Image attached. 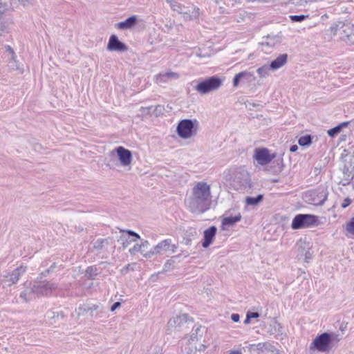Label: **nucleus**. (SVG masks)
Instances as JSON below:
<instances>
[{
  "label": "nucleus",
  "mask_w": 354,
  "mask_h": 354,
  "mask_svg": "<svg viewBox=\"0 0 354 354\" xmlns=\"http://www.w3.org/2000/svg\"><path fill=\"white\" fill-rule=\"evenodd\" d=\"M210 187L205 182L198 183L192 189V196L189 201V209L192 213L201 214L209 209Z\"/></svg>",
  "instance_id": "nucleus-1"
},
{
  "label": "nucleus",
  "mask_w": 354,
  "mask_h": 354,
  "mask_svg": "<svg viewBox=\"0 0 354 354\" xmlns=\"http://www.w3.org/2000/svg\"><path fill=\"white\" fill-rule=\"evenodd\" d=\"M318 216L310 214H298L292 219V230L308 228L319 225Z\"/></svg>",
  "instance_id": "nucleus-2"
},
{
  "label": "nucleus",
  "mask_w": 354,
  "mask_h": 354,
  "mask_svg": "<svg viewBox=\"0 0 354 354\" xmlns=\"http://www.w3.org/2000/svg\"><path fill=\"white\" fill-rule=\"evenodd\" d=\"M198 122L194 119H183L178 122L176 132L183 139H187L196 134Z\"/></svg>",
  "instance_id": "nucleus-3"
},
{
  "label": "nucleus",
  "mask_w": 354,
  "mask_h": 354,
  "mask_svg": "<svg viewBox=\"0 0 354 354\" xmlns=\"http://www.w3.org/2000/svg\"><path fill=\"white\" fill-rule=\"evenodd\" d=\"M327 196V189L323 187H319L317 189L304 192L303 198L306 203L318 206L322 205L325 203Z\"/></svg>",
  "instance_id": "nucleus-4"
},
{
  "label": "nucleus",
  "mask_w": 354,
  "mask_h": 354,
  "mask_svg": "<svg viewBox=\"0 0 354 354\" xmlns=\"http://www.w3.org/2000/svg\"><path fill=\"white\" fill-rule=\"evenodd\" d=\"M221 85L222 80L216 75H213L199 80L194 89L201 94H206L218 89Z\"/></svg>",
  "instance_id": "nucleus-5"
},
{
  "label": "nucleus",
  "mask_w": 354,
  "mask_h": 354,
  "mask_svg": "<svg viewBox=\"0 0 354 354\" xmlns=\"http://www.w3.org/2000/svg\"><path fill=\"white\" fill-rule=\"evenodd\" d=\"M330 340L329 333H322L313 340L310 347L322 353L328 352L333 349Z\"/></svg>",
  "instance_id": "nucleus-6"
},
{
  "label": "nucleus",
  "mask_w": 354,
  "mask_h": 354,
  "mask_svg": "<svg viewBox=\"0 0 354 354\" xmlns=\"http://www.w3.org/2000/svg\"><path fill=\"white\" fill-rule=\"evenodd\" d=\"M26 267L21 266L12 272H5L1 277L3 286H11L18 282L20 277L26 272Z\"/></svg>",
  "instance_id": "nucleus-7"
},
{
  "label": "nucleus",
  "mask_w": 354,
  "mask_h": 354,
  "mask_svg": "<svg viewBox=\"0 0 354 354\" xmlns=\"http://www.w3.org/2000/svg\"><path fill=\"white\" fill-rule=\"evenodd\" d=\"M56 288V284L44 280L35 282L31 288V290L38 296H46L50 295L53 290H55Z\"/></svg>",
  "instance_id": "nucleus-8"
},
{
  "label": "nucleus",
  "mask_w": 354,
  "mask_h": 354,
  "mask_svg": "<svg viewBox=\"0 0 354 354\" xmlns=\"http://www.w3.org/2000/svg\"><path fill=\"white\" fill-rule=\"evenodd\" d=\"M253 158L261 165H266L275 158L274 153H270L267 148H257L254 150Z\"/></svg>",
  "instance_id": "nucleus-9"
},
{
  "label": "nucleus",
  "mask_w": 354,
  "mask_h": 354,
  "mask_svg": "<svg viewBox=\"0 0 354 354\" xmlns=\"http://www.w3.org/2000/svg\"><path fill=\"white\" fill-rule=\"evenodd\" d=\"M170 248H172L171 252H174L176 249V246L175 245L171 244V240L169 239H165L160 243H158L153 249H151L147 254H146V257H151V255L162 254L170 250Z\"/></svg>",
  "instance_id": "nucleus-10"
},
{
  "label": "nucleus",
  "mask_w": 354,
  "mask_h": 354,
  "mask_svg": "<svg viewBox=\"0 0 354 354\" xmlns=\"http://www.w3.org/2000/svg\"><path fill=\"white\" fill-rule=\"evenodd\" d=\"M100 305L96 304L86 303L82 305L76 309L78 316H84L88 315L91 317H96L97 313L100 308Z\"/></svg>",
  "instance_id": "nucleus-11"
},
{
  "label": "nucleus",
  "mask_w": 354,
  "mask_h": 354,
  "mask_svg": "<svg viewBox=\"0 0 354 354\" xmlns=\"http://www.w3.org/2000/svg\"><path fill=\"white\" fill-rule=\"evenodd\" d=\"M106 48L109 51L124 52L128 50V46L121 41L117 35H111L109 37Z\"/></svg>",
  "instance_id": "nucleus-12"
},
{
  "label": "nucleus",
  "mask_w": 354,
  "mask_h": 354,
  "mask_svg": "<svg viewBox=\"0 0 354 354\" xmlns=\"http://www.w3.org/2000/svg\"><path fill=\"white\" fill-rule=\"evenodd\" d=\"M12 4L10 0H0V36L6 28L4 21L5 15L11 8Z\"/></svg>",
  "instance_id": "nucleus-13"
},
{
  "label": "nucleus",
  "mask_w": 354,
  "mask_h": 354,
  "mask_svg": "<svg viewBox=\"0 0 354 354\" xmlns=\"http://www.w3.org/2000/svg\"><path fill=\"white\" fill-rule=\"evenodd\" d=\"M115 150L120 164L124 167L129 165L132 160L131 151L121 146L116 148Z\"/></svg>",
  "instance_id": "nucleus-14"
},
{
  "label": "nucleus",
  "mask_w": 354,
  "mask_h": 354,
  "mask_svg": "<svg viewBox=\"0 0 354 354\" xmlns=\"http://www.w3.org/2000/svg\"><path fill=\"white\" fill-rule=\"evenodd\" d=\"M216 232L217 227L215 225H212L204 231L201 242L203 248H207L212 243Z\"/></svg>",
  "instance_id": "nucleus-15"
},
{
  "label": "nucleus",
  "mask_w": 354,
  "mask_h": 354,
  "mask_svg": "<svg viewBox=\"0 0 354 354\" xmlns=\"http://www.w3.org/2000/svg\"><path fill=\"white\" fill-rule=\"evenodd\" d=\"M184 19L186 20L197 19L200 15V9L194 6L186 7L185 12H182Z\"/></svg>",
  "instance_id": "nucleus-16"
},
{
  "label": "nucleus",
  "mask_w": 354,
  "mask_h": 354,
  "mask_svg": "<svg viewBox=\"0 0 354 354\" xmlns=\"http://www.w3.org/2000/svg\"><path fill=\"white\" fill-rule=\"evenodd\" d=\"M189 317L187 314H182L170 319L168 322L169 327H180L183 324L187 323Z\"/></svg>",
  "instance_id": "nucleus-17"
},
{
  "label": "nucleus",
  "mask_w": 354,
  "mask_h": 354,
  "mask_svg": "<svg viewBox=\"0 0 354 354\" xmlns=\"http://www.w3.org/2000/svg\"><path fill=\"white\" fill-rule=\"evenodd\" d=\"M233 181L234 183H239V187H236L237 189L241 188L242 187H245L249 182L248 174L245 171L236 172Z\"/></svg>",
  "instance_id": "nucleus-18"
},
{
  "label": "nucleus",
  "mask_w": 354,
  "mask_h": 354,
  "mask_svg": "<svg viewBox=\"0 0 354 354\" xmlns=\"http://www.w3.org/2000/svg\"><path fill=\"white\" fill-rule=\"evenodd\" d=\"M137 21V17L136 15H132L127 18L124 21L118 23L116 24V27L120 30L130 29L136 24Z\"/></svg>",
  "instance_id": "nucleus-19"
},
{
  "label": "nucleus",
  "mask_w": 354,
  "mask_h": 354,
  "mask_svg": "<svg viewBox=\"0 0 354 354\" xmlns=\"http://www.w3.org/2000/svg\"><path fill=\"white\" fill-rule=\"evenodd\" d=\"M288 60V55L286 53L279 55L276 59L272 60L270 64L271 70L275 71L283 65H285Z\"/></svg>",
  "instance_id": "nucleus-20"
},
{
  "label": "nucleus",
  "mask_w": 354,
  "mask_h": 354,
  "mask_svg": "<svg viewBox=\"0 0 354 354\" xmlns=\"http://www.w3.org/2000/svg\"><path fill=\"white\" fill-rule=\"evenodd\" d=\"M283 167V160L282 158H274L271 162L270 171L274 174H278L282 171Z\"/></svg>",
  "instance_id": "nucleus-21"
},
{
  "label": "nucleus",
  "mask_w": 354,
  "mask_h": 354,
  "mask_svg": "<svg viewBox=\"0 0 354 354\" xmlns=\"http://www.w3.org/2000/svg\"><path fill=\"white\" fill-rule=\"evenodd\" d=\"M187 337H184L181 340V353L182 354H196V348L195 346L192 345L190 342H187Z\"/></svg>",
  "instance_id": "nucleus-22"
},
{
  "label": "nucleus",
  "mask_w": 354,
  "mask_h": 354,
  "mask_svg": "<svg viewBox=\"0 0 354 354\" xmlns=\"http://www.w3.org/2000/svg\"><path fill=\"white\" fill-rule=\"evenodd\" d=\"M241 219V214L238 213L234 216H227L223 218L221 221L222 226L224 227L225 226H232L236 223L240 221Z\"/></svg>",
  "instance_id": "nucleus-23"
},
{
  "label": "nucleus",
  "mask_w": 354,
  "mask_h": 354,
  "mask_svg": "<svg viewBox=\"0 0 354 354\" xmlns=\"http://www.w3.org/2000/svg\"><path fill=\"white\" fill-rule=\"evenodd\" d=\"M348 122H343L337 124V126L328 129L327 133L330 137L334 138L342 131L343 128L346 127L348 125Z\"/></svg>",
  "instance_id": "nucleus-24"
},
{
  "label": "nucleus",
  "mask_w": 354,
  "mask_h": 354,
  "mask_svg": "<svg viewBox=\"0 0 354 354\" xmlns=\"http://www.w3.org/2000/svg\"><path fill=\"white\" fill-rule=\"evenodd\" d=\"M111 241L112 239L111 238L97 239L93 243V248L97 251L102 250L105 246L109 245L111 243Z\"/></svg>",
  "instance_id": "nucleus-25"
},
{
  "label": "nucleus",
  "mask_w": 354,
  "mask_h": 354,
  "mask_svg": "<svg viewBox=\"0 0 354 354\" xmlns=\"http://www.w3.org/2000/svg\"><path fill=\"white\" fill-rule=\"evenodd\" d=\"M343 173L345 177V180H346L348 182H350L351 180H353L354 177V162L350 163V167L348 166V165H345Z\"/></svg>",
  "instance_id": "nucleus-26"
},
{
  "label": "nucleus",
  "mask_w": 354,
  "mask_h": 354,
  "mask_svg": "<svg viewBox=\"0 0 354 354\" xmlns=\"http://www.w3.org/2000/svg\"><path fill=\"white\" fill-rule=\"evenodd\" d=\"M8 66L9 67V69L11 71H19L20 73H22L24 71V69L22 68H20L18 62L17 60V56L14 57H9L8 59Z\"/></svg>",
  "instance_id": "nucleus-27"
},
{
  "label": "nucleus",
  "mask_w": 354,
  "mask_h": 354,
  "mask_svg": "<svg viewBox=\"0 0 354 354\" xmlns=\"http://www.w3.org/2000/svg\"><path fill=\"white\" fill-rule=\"evenodd\" d=\"M98 274V268L96 266H88L85 270L84 276L86 279L93 280Z\"/></svg>",
  "instance_id": "nucleus-28"
},
{
  "label": "nucleus",
  "mask_w": 354,
  "mask_h": 354,
  "mask_svg": "<svg viewBox=\"0 0 354 354\" xmlns=\"http://www.w3.org/2000/svg\"><path fill=\"white\" fill-rule=\"evenodd\" d=\"M265 346V343L252 344L249 345L248 350L252 354H261Z\"/></svg>",
  "instance_id": "nucleus-29"
},
{
  "label": "nucleus",
  "mask_w": 354,
  "mask_h": 354,
  "mask_svg": "<svg viewBox=\"0 0 354 354\" xmlns=\"http://www.w3.org/2000/svg\"><path fill=\"white\" fill-rule=\"evenodd\" d=\"M263 199V194H259L257 196H247L245 198V203L248 205H257Z\"/></svg>",
  "instance_id": "nucleus-30"
},
{
  "label": "nucleus",
  "mask_w": 354,
  "mask_h": 354,
  "mask_svg": "<svg viewBox=\"0 0 354 354\" xmlns=\"http://www.w3.org/2000/svg\"><path fill=\"white\" fill-rule=\"evenodd\" d=\"M201 326H194L192 329V333L189 336V338L188 339H187L186 341L187 342H194V341H197L198 339V337H201L202 335L200 334V332L201 330Z\"/></svg>",
  "instance_id": "nucleus-31"
},
{
  "label": "nucleus",
  "mask_w": 354,
  "mask_h": 354,
  "mask_svg": "<svg viewBox=\"0 0 354 354\" xmlns=\"http://www.w3.org/2000/svg\"><path fill=\"white\" fill-rule=\"evenodd\" d=\"M346 30L347 35L342 37V41L348 43H354V35H353V26L352 24H346Z\"/></svg>",
  "instance_id": "nucleus-32"
},
{
  "label": "nucleus",
  "mask_w": 354,
  "mask_h": 354,
  "mask_svg": "<svg viewBox=\"0 0 354 354\" xmlns=\"http://www.w3.org/2000/svg\"><path fill=\"white\" fill-rule=\"evenodd\" d=\"M297 247L298 251V256L303 257L306 250H307V249H309V243L302 240H299L297 243Z\"/></svg>",
  "instance_id": "nucleus-33"
},
{
  "label": "nucleus",
  "mask_w": 354,
  "mask_h": 354,
  "mask_svg": "<svg viewBox=\"0 0 354 354\" xmlns=\"http://www.w3.org/2000/svg\"><path fill=\"white\" fill-rule=\"evenodd\" d=\"M312 142L313 136L309 134L301 136L298 140V144L301 147H308L311 145Z\"/></svg>",
  "instance_id": "nucleus-34"
},
{
  "label": "nucleus",
  "mask_w": 354,
  "mask_h": 354,
  "mask_svg": "<svg viewBox=\"0 0 354 354\" xmlns=\"http://www.w3.org/2000/svg\"><path fill=\"white\" fill-rule=\"evenodd\" d=\"M330 342L331 344L332 348H335L338 346V343L341 340L342 337L340 335L335 333H329Z\"/></svg>",
  "instance_id": "nucleus-35"
},
{
  "label": "nucleus",
  "mask_w": 354,
  "mask_h": 354,
  "mask_svg": "<svg viewBox=\"0 0 354 354\" xmlns=\"http://www.w3.org/2000/svg\"><path fill=\"white\" fill-rule=\"evenodd\" d=\"M243 76H250V72L248 71H241L237 73L233 78V86L236 87L239 86L241 80L243 79Z\"/></svg>",
  "instance_id": "nucleus-36"
},
{
  "label": "nucleus",
  "mask_w": 354,
  "mask_h": 354,
  "mask_svg": "<svg viewBox=\"0 0 354 354\" xmlns=\"http://www.w3.org/2000/svg\"><path fill=\"white\" fill-rule=\"evenodd\" d=\"M271 70L270 65H263L259 67L257 72L261 77H265L268 75L269 71Z\"/></svg>",
  "instance_id": "nucleus-37"
},
{
  "label": "nucleus",
  "mask_w": 354,
  "mask_h": 354,
  "mask_svg": "<svg viewBox=\"0 0 354 354\" xmlns=\"http://www.w3.org/2000/svg\"><path fill=\"white\" fill-rule=\"evenodd\" d=\"M342 25H344V23L342 22L333 24L330 28V33L333 35H339V33H341L340 30H342Z\"/></svg>",
  "instance_id": "nucleus-38"
},
{
  "label": "nucleus",
  "mask_w": 354,
  "mask_h": 354,
  "mask_svg": "<svg viewBox=\"0 0 354 354\" xmlns=\"http://www.w3.org/2000/svg\"><path fill=\"white\" fill-rule=\"evenodd\" d=\"M290 19L292 22H301L308 18V15H290Z\"/></svg>",
  "instance_id": "nucleus-39"
},
{
  "label": "nucleus",
  "mask_w": 354,
  "mask_h": 354,
  "mask_svg": "<svg viewBox=\"0 0 354 354\" xmlns=\"http://www.w3.org/2000/svg\"><path fill=\"white\" fill-rule=\"evenodd\" d=\"M123 232H125L128 234L129 238H132V239L130 241H136L137 239H140V236L137 232L131 230H124Z\"/></svg>",
  "instance_id": "nucleus-40"
},
{
  "label": "nucleus",
  "mask_w": 354,
  "mask_h": 354,
  "mask_svg": "<svg viewBox=\"0 0 354 354\" xmlns=\"http://www.w3.org/2000/svg\"><path fill=\"white\" fill-rule=\"evenodd\" d=\"M346 230L349 234L354 235V216L347 223Z\"/></svg>",
  "instance_id": "nucleus-41"
},
{
  "label": "nucleus",
  "mask_w": 354,
  "mask_h": 354,
  "mask_svg": "<svg viewBox=\"0 0 354 354\" xmlns=\"http://www.w3.org/2000/svg\"><path fill=\"white\" fill-rule=\"evenodd\" d=\"M172 8L174 11L181 14L182 12H185L186 7L183 5L176 3L172 4Z\"/></svg>",
  "instance_id": "nucleus-42"
},
{
  "label": "nucleus",
  "mask_w": 354,
  "mask_h": 354,
  "mask_svg": "<svg viewBox=\"0 0 354 354\" xmlns=\"http://www.w3.org/2000/svg\"><path fill=\"white\" fill-rule=\"evenodd\" d=\"M169 80L168 77L166 76V73H160L156 77V81L158 83H165Z\"/></svg>",
  "instance_id": "nucleus-43"
},
{
  "label": "nucleus",
  "mask_w": 354,
  "mask_h": 354,
  "mask_svg": "<svg viewBox=\"0 0 354 354\" xmlns=\"http://www.w3.org/2000/svg\"><path fill=\"white\" fill-rule=\"evenodd\" d=\"M165 111V108L162 105H157L155 106V109L153 110V113L156 116H158L160 115L163 114V112Z\"/></svg>",
  "instance_id": "nucleus-44"
},
{
  "label": "nucleus",
  "mask_w": 354,
  "mask_h": 354,
  "mask_svg": "<svg viewBox=\"0 0 354 354\" xmlns=\"http://www.w3.org/2000/svg\"><path fill=\"white\" fill-rule=\"evenodd\" d=\"M4 48L6 49V51L8 53L10 57H12V58L14 57H16V54H15L13 48L10 46L6 45L4 46Z\"/></svg>",
  "instance_id": "nucleus-45"
},
{
  "label": "nucleus",
  "mask_w": 354,
  "mask_h": 354,
  "mask_svg": "<svg viewBox=\"0 0 354 354\" xmlns=\"http://www.w3.org/2000/svg\"><path fill=\"white\" fill-rule=\"evenodd\" d=\"M166 76L168 77V79H178L179 77V75L177 73H174L172 71H167L165 73Z\"/></svg>",
  "instance_id": "nucleus-46"
},
{
  "label": "nucleus",
  "mask_w": 354,
  "mask_h": 354,
  "mask_svg": "<svg viewBox=\"0 0 354 354\" xmlns=\"http://www.w3.org/2000/svg\"><path fill=\"white\" fill-rule=\"evenodd\" d=\"M142 248V245H140L139 244H136L134 246L129 249V253L135 254L137 252H139Z\"/></svg>",
  "instance_id": "nucleus-47"
},
{
  "label": "nucleus",
  "mask_w": 354,
  "mask_h": 354,
  "mask_svg": "<svg viewBox=\"0 0 354 354\" xmlns=\"http://www.w3.org/2000/svg\"><path fill=\"white\" fill-rule=\"evenodd\" d=\"M351 203H352V200L348 197V198H344L341 206L342 208L344 209V208H346L347 207H348Z\"/></svg>",
  "instance_id": "nucleus-48"
},
{
  "label": "nucleus",
  "mask_w": 354,
  "mask_h": 354,
  "mask_svg": "<svg viewBox=\"0 0 354 354\" xmlns=\"http://www.w3.org/2000/svg\"><path fill=\"white\" fill-rule=\"evenodd\" d=\"M304 257H305L306 262H309V261L312 259V253L310 251V248L306 250Z\"/></svg>",
  "instance_id": "nucleus-49"
},
{
  "label": "nucleus",
  "mask_w": 354,
  "mask_h": 354,
  "mask_svg": "<svg viewBox=\"0 0 354 354\" xmlns=\"http://www.w3.org/2000/svg\"><path fill=\"white\" fill-rule=\"evenodd\" d=\"M346 24H344L342 26V30H340L341 33H339V38L342 40V37L347 35V31L346 30Z\"/></svg>",
  "instance_id": "nucleus-50"
},
{
  "label": "nucleus",
  "mask_w": 354,
  "mask_h": 354,
  "mask_svg": "<svg viewBox=\"0 0 354 354\" xmlns=\"http://www.w3.org/2000/svg\"><path fill=\"white\" fill-rule=\"evenodd\" d=\"M247 313L248 314L251 319L259 318L260 317V314L258 312L249 311Z\"/></svg>",
  "instance_id": "nucleus-51"
},
{
  "label": "nucleus",
  "mask_w": 354,
  "mask_h": 354,
  "mask_svg": "<svg viewBox=\"0 0 354 354\" xmlns=\"http://www.w3.org/2000/svg\"><path fill=\"white\" fill-rule=\"evenodd\" d=\"M121 306V303L120 301H116L115 303L113 304V305L111 306V312H113L115 311L117 308H120Z\"/></svg>",
  "instance_id": "nucleus-52"
},
{
  "label": "nucleus",
  "mask_w": 354,
  "mask_h": 354,
  "mask_svg": "<svg viewBox=\"0 0 354 354\" xmlns=\"http://www.w3.org/2000/svg\"><path fill=\"white\" fill-rule=\"evenodd\" d=\"M231 319L234 322H239V320H240V316H239V315L238 313H233L231 315Z\"/></svg>",
  "instance_id": "nucleus-53"
},
{
  "label": "nucleus",
  "mask_w": 354,
  "mask_h": 354,
  "mask_svg": "<svg viewBox=\"0 0 354 354\" xmlns=\"http://www.w3.org/2000/svg\"><path fill=\"white\" fill-rule=\"evenodd\" d=\"M246 80L248 82H251L254 78L253 75L250 73V76H243L242 80Z\"/></svg>",
  "instance_id": "nucleus-54"
},
{
  "label": "nucleus",
  "mask_w": 354,
  "mask_h": 354,
  "mask_svg": "<svg viewBox=\"0 0 354 354\" xmlns=\"http://www.w3.org/2000/svg\"><path fill=\"white\" fill-rule=\"evenodd\" d=\"M298 150V146L297 145H292L290 147V152H296Z\"/></svg>",
  "instance_id": "nucleus-55"
},
{
  "label": "nucleus",
  "mask_w": 354,
  "mask_h": 354,
  "mask_svg": "<svg viewBox=\"0 0 354 354\" xmlns=\"http://www.w3.org/2000/svg\"><path fill=\"white\" fill-rule=\"evenodd\" d=\"M263 45H266L268 46H273L274 45V42L270 39V41H266L262 44Z\"/></svg>",
  "instance_id": "nucleus-56"
},
{
  "label": "nucleus",
  "mask_w": 354,
  "mask_h": 354,
  "mask_svg": "<svg viewBox=\"0 0 354 354\" xmlns=\"http://www.w3.org/2000/svg\"><path fill=\"white\" fill-rule=\"evenodd\" d=\"M131 265L130 264H127L126 265L122 270H121V272L122 273H126L129 270V268H130Z\"/></svg>",
  "instance_id": "nucleus-57"
},
{
  "label": "nucleus",
  "mask_w": 354,
  "mask_h": 354,
  "mask_svg": "<svg viewBox=\"0 0 354 354\" xmlns=\"http://www.w3.org/2000/svg\"><path fill=\"white\" fill-rule=\"evenodd\" d=\"M20 297L24 299L25 301H27V293L26 291H23L20 294Z\"/></svg>",
  "instance_id": "nucleus-58"
},
{
  "label": "nucleus",
  "mask_w": 354,
  "mask_h": 354,
  "mask_svg": "<svg viewBox=\"0 0 354 354\" xmlns=\"http://www.w3.org/2000/svg\"><path fill=\"white\" fill-rule=\"evenodd\" d=\"M250 320H251V318L248 315V314L247 313L246 314V317L244 320V324H248L250 322Z\"/></svg>",
  "instance_id": "nucleus-59"
},
{
  "label": "nucleus",
  "mask_w": 354,
  "mask_h": 354,
  "mask_svg": "<svg viewBox=\"0 0 354 354\" xmlns=\"http://www.w3.org/2000/svg\"><path fill=\"white\" fill-rule=\"evenodd\" d=\"M229 354H242V353L239 350H231L229 351Z\"/></svg>",
  "instance_id": "nucleus-60"
},
{
  "label": "nucleus",
  "mask_w": 354,
  "mask_h": 354,
  "mask_svg": "<svg viewBox=\"0 0 354 354\" xmlns=\"http://www.w3.org/2000/svg\"><path fill=\"white\" fill-rule=\"evenodd\" d=\"M140 245H142V248H145V247H147V245H149V241H144L142 242L141 244H139Z\"/></svg>",
  "instance_id": "nucleus-61"
},
{
  "label": "nucleus",
  "mask_w": 354,
  "mask_h": 354,
  "mask_svg": "<svg viewBox=\"0 0 354 354\" xmlns=\"http://www.w3.org/2000/svg\"><path fill=\"white\" fill-rule=\"evenodd\" d=\"M21 4L24 6H26V4L29 3L30 0H18Z\"/></svg>",
  "instance_id": "nucleus-62"
},
{
  "label": "nucleus",
  "mask_w": 354,
  "mask_h": 354,
  "mask_svg": "<svg viewBox=\"0 0 354 354\" xmlns=\"http://www.w3.org/2000/svg\"><path fill=\"white\" fill-rule=\"evenodd\" d=\"M128 244H129V242H128V241H127V240H126V241H125V242H123V243H122V246H123V248H127V245H128Z\"/></svg>",
  "instance_id": "nucleus-63"
},
{
  "label": "nucleus",
  "mask_w": 354,
  "mask_h": 354,
  "mask_svg": "<svg viewBox=\"0 0 354 354\" xmlns=\"http://www.w3.org/2000/svg\"><path fill=\"white\" fill-rule=\"evenodd\" d=\"M168 265H170V263H169V261H167L165 263V264L164 265V268H165L164 269H165V270L166 269V268H168Z\"/></svg>",
  "instance_id": "nucleus-64"
}]
</instances>
